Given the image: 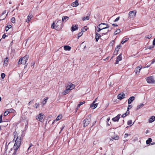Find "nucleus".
<instances>
[{
  "label": "nucleus",
  "mask_w": 155,
  "mask_h": 155,
  "mask_svg": "<svg viewBox=\"0 0 155 155\" xmlns=\"http://www.w3.org/2000/svg\"><path fill=\"white\" fill-rule=\"evenodd\" d=\"M132 105L129 104V105L127 107V109L129 110L130 109H131L132 108Z\"/></svg>",
  "instance_id": "obj_49"
},
{
  "label": "nucleus",
  "mask_w": 155,
  "mask_h": 155,
  "mask_svg": "<svg viewBox=\"0 0 155 155\" xmlns=\"http://www.w3.org/2000/svg\"><path fill=\"white\" fill-rule=\"evenodd\" d=\"M109 31L108 30H105L104 32H103L102 33L103 34H104V35H106Z\"/></svg>",
  "instance_id": "obj_41"
},
{
  "label": "nucleus",
  "mask_w": 155,
  "mask_h": 155,
  "mask_svg": "<svg viewBox=\"0 0 155 155\" xmlns=\"http://www.w3.org/2000/svg\"><path fill=\"white\" fill-rule=\"evenodd\" d=\"M48 99V97H47L44 99V100L41 102L42 106H43L45 104H46Z\"/></svg>",
  "instance_id": "obj_24"
},
{
  "label": "nucleus",
  "mask_w": 155,
  "mask_h": 155,
  "mask_svg": "<svg viewBox=\"0 0 155 155\" xmlns=\"http://www.w3.org/2000/svg\"><path fill=\"white\" fill-rule=\"evenodd\" d=\"M5 75L4 73H2L1 74V76L2 78V79H4V78L5 77Z\"/></svg>",
  "instance_id": "obj_47"
},
{
  "label": "nucleus",
  "mask_w": 155,
  "mask_h": 155,
  "mask_svg": "<svg viewBox=\"0 0 155 155\" xmlns=\"http://www.w3.org/2000/svg\"><path fill=\"white\" fill-rule=\"evenodd\" d=\"M152 37V35L151 34H150L148 35H147L145 36V37L146 38L148 39H150V38Z\"/></svg>",
  "instance_id": "obj_33"
},
{
  "label": "nucleus",
  "mask_w": 155,
  "mask_h": 155,
  "mask_svg": "<svg viewBox=\"0 0 155 155\" xmlns=\"http://www.w3.org/2000/svg\"><path fill=\"white\" fill-rule=\"evenodd\" d=\"M95 39L97 42L98 41L99 38L101 37V35L98 33L96 32Z\"/></svg>",
  "instance_id": "obj_19"
},
{
  "label": "nucleus",
  "mask_w": 155,
  "mask_h": 155,
  "mask_svg": "<svg viewBox=\"0 0 155 155\" xmlns=\"http://www.w3.org/2000/svg\"><path fill=\"white\" fill-rule=\"evenodd\" d=\"M136 13L135 11L130 12L129 13V17L130 18H134L136 15Z\"/></svg>",
  "instance_id": "obj_7"
},
{
  "label": "nucleus",
  "mask_w": 155,
  "mask_h": 155,
  "mask_svg": "<svg viewBox=\"0 0 155 155\" xmlns=\"http://www.w3.org/2000/svg\"><path fill=\"white\" fill-rule=\"evenodd\" d=\"M111 138L113 139L117 140L119 139V137L117 135L114 136V137H112Z\"/></svg>",
  "instance_id": "obj_36"
},
{
  "label": "nucleus",
  "mask_w": 155,
  "mask_h": 155,
  "mask_svg": "<svg viewBox=\"0 0 155 155\" xmlns=\"http://www.w3.org/2000/svg\"><path fill=\"white\" fill-rule=\"evenodd\" d=\"M14 151L12 155H16L17 153V150L14 149Z\"/></svg>",
  "instance_id": "obj_52"
},
{
  "label": "nucleus",
  "mask_w": 155,
  "mask_h": 155,
  "mask_svg": "<svg viewBox=\"0 0 155 155\" xmlns=\"http://www.w3.org/2000/svg\"><path fill=\"white\" fill-rule=\"evenodd\" d=\"M55 29L57 31H60L62 28V26L61 21L59 20L58 21L57 23L55 24Z\"/></svg>",
  "instance_id": "obj_2"
},
{
  "label": "nucleus",
  "mask_w": 155,
  "mask_h": 155,
  "mask_svg": "<svg viewBox=\"0 0 155 155\" xmlns=\"http://www.w3.org/2000/svg\"><path fill=\"white\" fill-rule=\"evenodd\" d=\"M64 50L66 51H70L71 49V47L69 46H64Z\"/></svg>",
  "instance_id": "obj_25"
},
{
  "label": "nucleus",
  "mask_w": 155,
  "mask_h": 155,
  "mask_svg": "<svg viewBox=\"0 0 155 155\" xmlns=\"http://www.w3.org/2000/svg\"><path fill=\"white\" fill-rule=\"evenodd\" d=\"M21 143V138L18 137L15 141V142L14 146V149L18 150L20 147Z\"/></svg>",
  "instance_id": "obj_1"
},
{
  "label": "nucleus",
  "mask_w": 155,
  "mask_h": 155,
  "mask_svg": "<svg viewBox=\"0 0 155 155\" xmlns=\"http://www.w3.org/2000/svg\"><path fill=\"white\" fill-rule=\"evenodd\" d=\"M155 62V59H153L152 61H151V62L150 63V64H154Z\"/></svg>",
  "instance_id": "obj_51"
},
{
  "label": "nucleus",
  "mask_w": 155,
  "mask_h": 155,
  "mask_svg": "<svg viewBox=\"0 0 155 155\" xmlns=\"http://www.w3.org/2000/svg\"><path fill=\"white\" fill-rule=\"evenodd\" d=\"M126 115H125V114H124L122 115L121 117H126Z\"/></svg>",
  "instance_id": "obj_61"
},
{
  "label": "nucleus",
  "mask_w": 155,
  "mask_h": 155,
  "mask_svg": "<svg viewBox=\"0 0 155 155\" xmlns=\"http://www.w3.org/2000/svg\"><path fill=\"white\" fill-rule=\"evenodd\" d=\"M120 46H117V47L115 48V50L114 51V53L117 54V53L118 52V51H119V50L120 48Z\"/></svg>",
  "instance_id": "obj_26"
},
{
  "label": "nucleus",
  "mask_w": 155,
  "mask_h": 155,
  "mask_svg": "<svg viewBox=\"0 0 155 155\" xmlns=\"http://www.w3.org/2000/svg\"><path fill=\"white\" fill-rule=\"evenodd\" d=\"M79 4L78 2L75 1L71 3V5L73 7H76Z\"/></svg>",
  "instance_id": "obj_21"
},
{
  "label": "nucleus",
  "mask_w": 155,
  "mask_h": 155,
  "mask_svg": "<svg viewBox=\"0 0 155 155\" xmlns=\"http://www.w3.org/2000/svg\"><path fill=\"white\" fill-rule=\"evenodd\" d=\"M69 18V17L67 16H63L62 17V20L63 22H65Z\"/></svg>",
  "instance_id": "obj_20"
},
{
  "label": "nucleus",
  "mask_w": 155,
  "mask_h": 155,
  "mask_svg": "<svg viewBox=\"0 0 155 155\" xmlns=\"http://www.w3.org/2000/svg\"><path fill=\"white\" fill-rule=\"evenodd\" d=\"M70 91L66 87V89L64 91L62 92V94L63 95H64L67 94Z\"/></svg>",
  "instance_id": "obj_23"
},
{
  "label": "nucleus",
  "mask_w": 155,
  "mask_h": 155,
  "mask_svg": "<svg viewBox=\"0 0 155 155\" xmlns=\"http://www.w3.org/2000/svg\"><path fill=\"white\" fill-rule=\"evenodd\" d=\"M132 124V120H130L127 121V124L128 125H130Z\"/></svg>",
  "instance_id": "obj_45"
},
{
  "label": "nucleus",
  "mask_w": 155,
  "mask_h": 155,
  "mask_svg": "<svg viewBox=\"0 0 155 155\" xmlns=\"http://www.w3.org/2000/svg\"><path fill=\"white\" fill-rule=\"evenodd\" d=\"M11 27H12V26L11 25H8V26H7V27L6 28V29H5L6 31H7L9 30V29L11 28Z\"/></svg>",
  "instance_id": "obj_34"
},
{
  "label": "nucleus",
  "mask_w": 155,
  "mask_h": 155,
  "mask_svg": "<svg viewBox=\"0 0 155 155\" xmlns=\"http://www.w3.org/2000/svg\"><path fill=\"white\" fill-rule=\"evenodd\" d=\"M78 28V26L77 25H72V27L71 28V31H74L76 30Z\"/></svg>",
  "instance_id": "obj_18"
},
{
  "label": "nucleus",
  "mask_w": 155,
  "mask_h": 155,
  "mask_svg": "<svg viewBox=\"0 0 155 155\" xmlns=\"http://www.w3.org/2000/svg\"><path fill=\"white\" fill-rule=\"evenodd\" d=\"M155 45H153V44L152 45L148 47V49H151L152 48H153L154 47Z\"/></svg>",
  "instance_id": "obj_46"
},
{
  "label": "nucleus",
  "mask_w": 155,
  "mask_h": 155,
  "mask_svg": "<svg viewBox=\"0 0 155 155\" xmlns=\"http://www.w3.org/2000/svg\"><path fill=\"white\" fill-rule=\"evenodd\" d=\"M44 115L42 113H40L37 115L36 117V119L41 122H43L44 120Z\"/></svg>",
  "instance_id": "obj_4"
},
{
  "label": "nucleus",
  "mask_w": 155,
  "mask_h": 155,
  "mask_svg": "<svg viewBox=\"0 0 155 155\" xmlns=\"http://www.w3.org/2000/svg\"><path fill=\"white\" fill-rule=\"evenodd\" d=\"M2 115H1L0 116V123L2 122Z\"/></svg>",
  "instance_id": "obj_53"
},
{
  "label": "nucleus",
  "mask_w": 155,
  "mask_h": 155,
  "mask_svg": "<svg viewBox=\"0 0 155 155\" xmlns=\"http://www.w3.org/2000/svg\"><path fill=\"white\" fill-rule=\"evenodd\" d=\"M75 87V85L74 84H72V83H70L66 87L70 91L71 90L74 89Z\"/></svg>",
  "instance_id": "obj_10"
},
{
  "label": "nucleus",
  "mask_w": 155,
  "mask_h": 155,
  "mask_svg": "<svg viewBox=\"0 0 155 155\" xmlns=\"http://www.w3.org/2000/svg\"><path fill=\"white\" fill-rule=\"evenodd\" d=\"M10 143H9L8 144V145H7V143H6V145H5V151H6L7 150V149L8 148V146L10 144Z\"/></svg>",
  "instance_id": "obj_44"
},
{
  "label": "nucleus",
  "mask_w": 155,
  "mask_h": 155,
  "mask_svg": "<svg viewBox=\"0 0 155 155\" xmlns=\"http://www.w3.org/2000/svg\"><path fill=\"white\" fill-rule=\"evenodd\" d=\"M152 142V139L151 138H149L148 140L146 141V143L147 144H149Z\"/></svg>",
  "instance_id": "obj_28"
},
{
  "label": "nucleus",
  "mask_w": 155,
  "mask_h": 155,
  "mask_svg": "<svg viewBox=\"0 0 155 155\" xmlns=\"http://www.w3.org/2000/svg\"><path fill=\"white\" fill-rule=\"evenodd\" d=\"M126 113H127V114H129L130 113V111H129V110H127Z\"/></svg>",
  "instance_id": "obj_63"
},
{
  "label": "nucleus",
  "mask_w": 155,
  "mask_h": 155,
  "mask_svg": "<svg viewBox=\"0 0 155 155\" xmlns=\"http://www.w3.org/2000/svg\"><path fill=\"white\" fill-rule=\"evenodd\" d=\"M87 30V29H86L85 27L81 29V31H82L83 32V31H85Z\"/></svg>",
  "instance_id": "obj_48"
},
{
  "label": "nucleus",
  "mask_w": 155,
  "mask_h": 155,
  "mask_svg": "<svg viewBox=\"0 0 155 155\" xmlns=\"http://www.w3.org/2000/svg\"><path fill=\"white\" fill-rule=\"evenodd\" d=\"M120 114H118L117 116L112 119V120L114 122L118 121L120 118Z\"/></svg>",
  "instance_id": "obj_11"
},
{
  "label": "nucleus",
  "mask_w": 155,
  "mask_h": 155,
  "mask_svg": "<svg viewBox=\"0 0 155 155\" xmlns=\"http://www.w3.org/2000/svg\"><path fill=\"white\" fill-rule=\"evenodd\" d=\"M11 21L13 23H15V19L14 17H12L11 19Z\"/></svg>",
  "instance_id": "obj_40"
},
{
  "label": "nucleus",
  "mask_w": 155,
  "mask_h": 155,
  "mask_svg": "<svg viewBox=\"0 0 155 155\" xmlns=\"http://www.w3.org/2000/svg\"><path fill=\"white\" fill-rule=\"evenodd\" d=\"M51 27L52 28H55V23H53V24H52V25H51Z\"/></svg>",
  "instance_id": "obj_50"
},
{
  "label": "nucleus",
  "mask_w": 155,
  "mask_h": 155,
  "mask_svg": "<svg viewBox=\"0 0 155 155\" xmlns=\"http://www.w3.org/2000/svg\"><path fill=\"white\" fill-rule=\"evenodd\" d=\"M112 25H113V26H114V27H116H116H117V26H118L117 25H115V24H112Z\"/></svg>",
  "instance_id": "obj_64"
},
{
  "label": "nucleus",
  "mask_w": 155,
  "mask_h": 155,
  "mask_svg": "<svg viewBox=\"0 0 155 155\" xmlns=\"http://www.w3.org/2000/svg\"><path fill=\"white\" fill-rule=\"evenodd\" d=\"M128 136V134H125L124 135V137L125 138H126Z\"/></svg>",
  "instance_id": "obj_59"
},
{
  "label": "nucleus",
  "mask_w": 155,
  "mask_h": 155,
  "mask_svg": "<svg viewBox=\"0 0 155 155\" xmlns=\"http://www.w3.org/2000/svg\"><path fill=\"white\" fill-rule=\"evenodd\" d=\"M90 120L89 119L86 118L83 121L84 126L85 127L89 124L90 122Z\"/></svg>",
  "instance_id": "obj_9"
},
{
  "label": "nucleus",
  "mask_w": 155,
  "mask_h": 155,
  "mask_svg": "<svg viewBox=\"0 0 155 155\" xmlns=\"http://www.w3.org/2000/svg\"><path fill=\"white\" fill-rule=\"evenodd\" d=\"M8 58L7 57L4 60V65L6 66L8 62Z\"/></svg>",
  "instance_id": "obj_27"
},
{
  "label": "nucleus",
  "mask_w": 155,
  "mask_h": 155,
  "mask_svg": "<svg viewBox=\"0 0 155 155\" xmlns=\"http://www.w3.org/2000/svg\"><path fill=\"white\" fill-rule=\"evenodd\" d=\"M9 113V112H8V110L6 111L4 113V115L5 116H6Z\"/></svg>",
  "instance_id": "obj_43"
},
{
  "label": "nucleus",
  "mask_w": 155,
  "mask_h": 155,
  "mask_svg": "<svg viewBox=\"0 0 155 155\" xmlns=\"http://www.w3.org/2000/svg\"><path fill=\"white\" fill-rule=\"evenodd\" d=\"M153 45H155V38H154V39L153 40Z\"/></svg>",
  "instance_id": "obj_58"
},
{
  "label": "nucleus",
  "mask_w": 155,
  "mask_h": 155,
  "mask_svg": "<svg viewBox=\"0 0 155 155\" xmlns=\"http://www.w3.org/2000/svg\"><path fill=\"white\" fill-rule=\"evenodd\" d=\"M64 125H63L62 126V128H61V131H60L59 133H60L61 131L63 130V129L64 128Z\"/></svg>",
  "instance_id": "obj_56"
},
{
  "label": "nucleus",
  "mask_w": 155,
  "mask_h": 155,
  "mask_svg": "<svg viewBox=\"0 0 155 155\" xmlns=\"http://www.w3.org/2000/svg\"><path fill=\"white\" fill-rule=\"evenodd\" d=\"M97 106V104H95L94 102L91 105L90 107H91L92 109H94L96 108Z\"/></svg>",
  "instance_id": "obj_16"
},
{
  "label": "nucleus",
  "mask_w": 155,
  "mask_h": 155,
  "mask_svg": "<svg viewBox=\"0 0 155 155\" xmlns=\"http://www.w3.org/2000/svg\"><path fill=\"white\" fill-rule=\"evenodd\" d=\"M144 105L143 104H140V105H138L137 107V110H139V109L141 108V107H142Z\"/></svg>",
  "instance_id": "obj_29"
},
{
  "label": "nucleus",
  "mask_w": 155,
  "mask_h": 155,
  "mask_svg": "<svg viewBox=\"0 0 155 155\" xmlns=\"http://www.w3.org/2000/svg\"><path fill=\"white\" fill-rule=\"evenodd\" d=\"M32 102H33L32 101H31L28 103V104L29 106Z\"/></svg>",
  "instance_id": "obj_60"
},
{
  "label": "nucleus",
  "mask_w": 155,
  "mask_h": 155,
  "mask_svg": "<svg viewBox=\"0 0 155 155\" xmlns=\"http://www.w3.org/2000/svg\"><path fill=\"white\" fill-rule=\"evenodd\" d=\"M39 106V104L38 103H36L35 104L34 107H35V108H37Z\"/></svg>",
  "instance_id": "obj_39"
},
{
  "label": "nucleus",
  "mask_w": 155,
  "mask_h": 155,
  "mask_svg": "<svg viewBox=\"0 0 155 155\" xmlns=\"http://www.w3.org/2000/svg\"><path fill=\"white\" fill-rule=\"evenodd\" d=\"M32 146H33V145H32L31 143H30V146H29V147H28V150H29V149L31 147H32Z\"/></svg>",
  "instance_id": "obj_57"
},
{
  "label": "nucleus",
  "mask_w": 155,
  "mask_h": 155,
  "mask_svg": "<svg viewBox=\"0 0 155 155\" xmlns=\"http://www.w3.org/2000/svg\"><path fill=\"white\" fill-rule=\"evenodd\" d=\"M89 16H87L86 17H84L82 18V20L83 21H85V20H89Z\"/></svg>",
  "instance_id": "obj_32"
},
{
  "label": "nucleus",
  "mask_w": 155,
  "mask_h": 155,
  "mask_svg": "<svg viewBox=\"0 0 155 155\" xmlns=\"http://www.w3.org/2000/svg\"><path fill=\"white\" fill-rule=\"evenodd\" d=\"M147 65L146 66V67L148 68L149 67L151 64H150V63L149 64V63H147Z\"/></svg>",
  "instance_id": "obj_55"
},
{
  "label": "nucleus",
  "mask_w": 155,
  "mask_h": 155,
  "mask_svg": "<svg viewBox=\"0 0 155 155\" xmlns=\"http://www.w3.org/2000/svg\"><path fill=\"white\" fill-rule=\"evenodd\" d=\"M122 59V58L121 56V54H120L117 57V59L116 60V61L115 63V64H118L119 62Z\"/></svg>",
  "instance_id": "obj_15"
},
{
  "label": "nucleus",
  "mask_w": 155,
  "mask_h": 155,
  "mask_svg": "<svg viewBox=\"0 0 155 155\" xmlns=\"http://www.w3.org/2000/svg\"><path fill=\"white\" fill-rule=\"evenodd\" d=\"M155 120V117L152 116L149 119V122L150 123H151L153 122Z\"/></svg>",
  "instance_id": "obj_22"
},
{
  "label": "nucleus",
  "mask_w": 155,
  "mask_h": 155,
  "mask_svg": "<svg viewBox=\"0 0 155 155\" xmlns=\"http://www.w3.org/2000/svg\"><path fill=\"white\" fill-rule=\"evenodd\" d=\"M146 81L148 83L151 84L155 82V80L153 76H150L146 78Z\"/></svg>",
  "instance_id": "obj_6"
},
{
  "label": "nucleus",
  "mask_w": 155,
  "mask_h": 155,
  "mask_svg": "<svg viewBox=\"0 0 155 155\" xmlns=\"http://www.w3.org/2000/svg\"><path fill=\"white\" fill-rule=\"evenodd\" d=\"M120 31V29H117L116 31H115L114 34V35H116L117 34L119 33Z\"/></svg>",
  "instance_id": "obj_31"
},
{
  "label": "nucleus",
  "mask_w": 155,
  "mask_h": 155,
  "mask_svg": "<svg viewBox=\"0 0 155 155\" xmlns=\"http://www.w3.org/2000/svg\"><path fill=\"white\" fill-rule=\"evenodd\" d=\"M33 17V16L31 13H29V15L28 16L27 19L26 20V22L28 23Z\"/></svg>",
  "instance_id": "obj_13"
},
{
  "label": "nucleus",
  "mask_w": 155,
  "mask_h": 155,
  "mask_svg": "<svg viewBox=\"0 0 155 155\" xmlns=\"http://www.w3.org/2000/svg\"><path fill=\"white\" fill-rule=\"evenodd\" d=\"M62 118V115H58V116L56 119V120L57 121H58L60 120Z\"/></svg>",
  "instance_id": "obj_37"
},
{
  "label": "nucleus",
  "mask_w": 155,
  "mask_h": 155,
  "mask_svg": "<svg viewBox=\"0 0 155 155\" xmlns=\"http://www.w3.org/2000/svg\"><path fill=\"white\" fill-rule=\"evenodd\" d=\"M99 26L100 27L102 30L108 28L109 27V25L107 24L104 23L100 24L99 25Z\"/></svg>",
  "instance_id": "obj_5"
},
{
  "label": "nucleus",
  "mask_w": 155,
  "mask_h": 155,
  "mask_svg": "<svg viewBox=\"0 0 155 155\" xmlns=\"http://www.w3.org/2000/svg\"><path fill=\"white\" fill-rule=\"evenodd\" d=\"M85 103V101H83V102H80L79 104L78 105L77 107L78 108H79L80 107V106L82 105Z\"/></svg>",
  "instance_id": "obj_30"
},
{
  "label": "nucleus",
  "mask_w": 155,
  "mask_h": 155,
  "mask_svg": "<svg viewBox=\"0 0 155 155\" xmlns=\"http://www.w3.org/2000/svg\"><path fill=\"white\" fill-rule=\"evenodd\" d=\"M142 68V66L140 65L136 67L135 69V72L137 75L139 74L140 71Z\"/></svg>",
  "instance_id": "obj_8"
},
{
  "label": "nucleus",
  "mask_w": 155,
  "mask_h": 155,
  "mask_svg": "<svg viewBox=\"0 0 155 155\" xmlns=\"http://www.w3.org/2000/svg\"><path fill=\"white\" fill-rule=\"evenodd\" d=\"M6 37V35L5 34H4L2 36V38H5Z\"/></svg>",
  "instance_id": "obj_62"
},
{
  "label": "nucleus",
  "mask_w": 155,
  "mask_h": 155,
  "mask_svg": "<svg viewBox=\"0 0 155 155\" xmlns=\"http://www.w3.org/2000/svg\"><path fill=\"white\" fill-rule=\"evenodd\" d=\"M120 19V17H117L114 20V22H116V21H118Z\"/></svg>",
  "instance_id": "obj_54"
},
{
  "label": "nucleus",
  "mask_w": 155,
  "mask_h": 155,
  "mask_svg": "<svg viewBox=\"0 0 155 155\" xmlns=\"http://www.w3.org/2000/svg\"><path fill=\"white\" fill-rule=\"evenodd\" d=\"M125 94L123 93L119 94L117 96V98L121 100L125 98Z\"/></svg>",
  "instance_id": "obj_12"
},
{
  "label": "nucleus",
  "mask_w": 155,
  "mask_h": 155,
  "mask_svg": "<svg viewBox=\"0 0 155 155\" xmlns=\"http://www.w3.org/2000/svg\"><path fill=\"white\" fill-rule=\"evenodd\" d=\"M96 31L97 32H100L101 30H102L101 28L99 26V25L97 26L96 29Z\"/></svg>",
  "instance_id": "obj_38"
},
{
  "label": "nucleus",
  "mask_w": 155,
  "mask_h": 155,
  "mask_svg": "<svg viewBox=\"0 0 155 155\" xmlns=\"http://www.w3.org/2000/svg\"><path fill=\"white\" fill-rule=\"evenodd\" d=\"M8 110V112H9V113L10 112H13L14 111V110L12 108H11L8 109V110Z\"/></svg>",
  "instance_id": "obj_42"
},
{
  "label": "nucleus",
  "mask_w": 155,
  "mask_h": 155,
  "mask_svg": "<svg viewBox=\"0 0 155 155\" xmlns=\"http://www.w3.org/2000/svg\"><path fill=\"white\" fill-rule=\"evenodd\" d=\"M135 99V97L134 96L130 97L128 99V103L130 104Z\"/></svg>",
  "instance_id": "obj_14"
},
{
  "label": "nucleus",
  "mask_w": 155,
  "mask_h": 155,
  "mask_svg": "<svg viewBox=\"0 0 155 155\" xmlns=\"http://www.w3.org/2000/svg\"><path fill=\"white\" fill-rule=\"evenodd\" d=\"M29 58L28 55H26L23 58H21L19 60V63L20 62L21 64H26V62Z\"/></svg>",
  "instance_id": "obj_3"
},
{
  "label": "nucleus",
  "mask_w": 155,
  "mask_h": 155,
  "mask_svg": "<svg viewBox=\"0 0 155 155\" xmlns=\"http://www.w3.org/2000/svg\"><path fill=\"white\" fill-rule=\"evenodd\" d=\"M83 33L82 31L80 32H79L78 35V36H77V38H78L80 37L81 36L83 35Z\"/></svg>",
  "instance_id": "obj_35"
},
{
  "label": "nucleus",
  "mask_w": 155,
  "mask_h": 155,
  "mask_svg": "<svg viewBox=\"0 0 155 155\" xmlns=\"http://www.w3.org/2000/svg\"><path fill=\"white\" fill-rule=\"evenodd\" d=\"M129 39V38L127 36L124 37L123 38L121 42L122 44H123L126 42Z\"/></svg>",
  "instance_id": "obj_17"
}]
</instances>
